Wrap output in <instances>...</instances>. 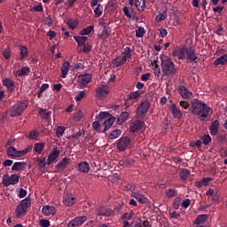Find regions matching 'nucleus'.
<instances>
[{"mask_svg": "<svg viewBox=\"0 0 227 227\" xmlns=\"http://www.w3.org/2000/svg\"><path fill=\"white\" fill-rule=\"evenodd\" d=\"M190 111L192 114H196L201 121H205L208 118L210 106H207L205 102L194 98L191 102Z\"/></svg>", "mask_w": 227, "mask_h": 227, "instance_id": "1", "label": "nucleus"}, {"mask_svg": "<svg viewBox=\"0 0 227 227\" xmlns=\"http://www.w3.org/2000/svg\"><path fill=\"white\" fill-rule=\"evenodd\" d=\"M160 67H161V72L163 75L173 77L176 74H178V69H176V67L175 66V62H173V59H171V57L161 54L160 56Z\"/></svg>", "mask_w": 227, "mask_h": 227, "instance_id": "2", "label": "nucleus"}, {"mask_svg": "<svg viewBox=\"0 0 227 227\" xmlns=\"http://www.w3.org/2000/svg\"><path fill=\"white\" fill-rule=\"evenodd\" d=\"M97 120L101 123L103 121V132H107L113 127V123H114V117L109 112H100Z\"/></svg>", "mask_w": 227, "mask_h": 227, "instance_id": "3", "label": "nucleus"}, {"mask_svg": "<svg viewBox=\"0 0 227 227\" xmlns=\"http://www.w3.org/2000/svg\"><path fill=\"white\" fill-rule=\"evenodd\" d=\"M31 207V198L27 197L22 200L15 209L16 217H20L27 214V208Z\"/></svg>", "mask_w": 227, "mask_h": 227, "instance_id": "4", "label": "nucleus"}, {"mask_svg": "<svg viewBox=\"0 0 227 227\" xmlns=\"http://www.w3.org/2000/svg\"><path fill=\"white\" fill-rule=\"evenodd\" d=\"M98 36L99 40H106L111 36V27H109V25L106 24V22L100 21L98 25Z\"/></svg>", "mask_w": 227, "mask_h": 227, "instance_id": "5", "label": "nucleus"}, {"mask_svg": "<svg viewBox=\"0 0 227 227\" xmlns=\"http://www.w3.org/2000/svg\"><path fill=\"white\" fill-rule=\"evenodd\" d=\"M149 109L150 102H148V100L142 101L137 107V118H141V116L146 114Z\"/></svg>", "mask_w": 227, "mask_h": 227, "instance_id": "6", "label": "nucleus"}, {"mask_svg": "<svg viewBox=\"0 0 227 227\" xmlns=\"http://www.w3.org/2000/svg\"><path fill=\"white\" fill-rule=\"evenodd\" d=\"M111 88L106 84H102L95 90L97 98H106V95H109Z\"/></svg>", "mask_w": 227, "mask_h": 227, "instance_id": "7", "label": "nucleus"}, {"mask_svg": "<svg viewBox=\"0 0 227 227\" xmlns=\"http://www.w3.org/2000/svg\"><path fill=\"white\" fill-rule=\"evenodd\" d=\"M27 108V104L25 102H20L13 106L12 111V116H21L22 113Z\"/></svg>", "mask_w": 227, "mask_h": 227, "instance_id": "8", "label": "nucleus"}, {"mask_svg": "<svg viewBox=\"0 0 227 227\" xmlns=\"http://www.w3.org/2000/svg\"><path fill=\"white\" fill-rule=\"evenodd\" d=\"M20 176L17 174H12L10 177H3L2 184L4 187H10V185H17Z\"/></svg>", "mask_w": 227, "mask_h": 227, "instance_id": "9", "label": "nucleus"}, {"mask_svg": "<svg viewBox=\"0 0 227 227\" xmlns=\"http://www.w3.org/2000/svg\"><path fill=\"white\" fill-rule=\"evenodd\" d=\"M87 221L88 217L86 215L77 216L67 223V227L82 226Z\"/></svg>", "mask_w": 227, "mask_h": 227, "instance_id": "10", "label": "nucleus"}, {"mask_svg": "<svg viewBox=\"0 0 227 227\" xmlns=\"http://www.w3.org/2000/svg\"><path fill=\"white\" fill-rule=\"evenodd\" d=\"M178 93L182 97V98H184L185 100H189L192 98L193 94L185 85H180L178 88Z\"/></svg>", "mask_w": 227, "mask_h": 227, "instance_id": "11", "label": "nucleus"}, {"mask_svg": "<svg viewBox=\"0 0 227 227\" xmlns=\"http://www.w3.org/2000/svg\"><path fill=\"white\" fill-rule=\"evenodd\" d=\"M129 145H130V138L129 137H121L117 143V148L119 152H124L129 148Z\"/></svg>", "mask_w": 227, "mask_h": 227, "instance_id": "12", "label": "nucleus"}, {"mask_svg": "<svg viewBox=\"0 0 227 227\" xmlns=\"http://www.w3.org/2000/svg\"><path fill=\"white\" fill-rule=\"evenodd\" d=\"M78 82L82 88H86L91 82L92 76L90 74H80Z\"/></svg>", "mask_w": 227, "mask_h": 227, "instance_id": "13", "label": "nucleus"}, {"mask_svg": "<svg viewBox=\"0 0 227 227\" xmlns=\"http://www.w3.org/2000/svg\"><path fill=\"white\" fill-rule=\"evenodd\" d=\"M169 109L174 118H176V120H182L184 114H182L180 108L176 107V104L170 105Z\"/></svg>", "mask_w": 227, "mask_h": 227, "instance_id": "14", "label": "nucleus"}, {"mask_svg": "<svg viewBox=\"0 0 227 227\" xmlns=\"http://www.w3.org/2000/svg\"><path fill=\"white\" fill-rule=\"evenodd\" d=\"M186 50H187V47L185 46L177 48L174 50L172 55L175 58H178V59H185Z\"/></svg>", "mask_w": 227, "mask_h": 227, "instance_id": "15", "label": "nucleus"}, {"mask_svg": "<svg viewBox=\"0 0 227 227\" xmlns=\"http://www.w3.org/2000/svg\"><path fill=\"white\" fill-rule=\"evenodd\" d=\"M111 214H113V211L104 206H100L96 208V215H104L105 217H109Z\"/></svg>", "mask_w": 227, "mask_h": 227, "instance_id": "16", "label": "nucleus"}, {"mask_svg": "<svg viewBox=\"0 0 227 227\" xmlns=\"http://www.w3.org/2000/svg\"><path fill=\"white\" fill-rule=\"evenodd\" d=\"M185 59L189 61H194L195 63H197L198 56L196 55L194 49L191 47H186Z\"/></svg>", "mask_w": 227, "mask_h": 227, "instance_id": "17", "label": "nucleus"}, {"mask_svg": "<svg viewBox=\"0 0 227 227\" xmlns=\"http://www.w3.org/2000/svg\"><path fill=\"white\" fill-rule=\"evenodd\" d=\"M3 86H5L7 88L8 91L11 93L12 91H15V82L12 80V78H4L2 81Z\"/></svg>", "mask_w": 227, "mask_h": 227, "instance_id": "18", "label": "nucleus"}, {"mask_svg": "<svg viewBox=\"0 0 227 227\" xmlns=\"http://www.w3.org/2000/svg\"><path fill=\"white\" fill-rule=\"evenodd\" d=\"M59 157V150H58V147H55L53 148L52 152L48 155L47 165L51 166V164H52V162H54V160Z\"/></svg>", "mask_w": 227, "mask_h": 227, "instance_id": "19", "label": "nucleus"}, {"mask_svg": "<svg viewBox=\"0 0 227 227\" xmlns=\"http://www.w3.org/2000/svg\"><path fill=\"white\" fill-rule=\"evenodd\" d=\"M70 164V158H63L56 166L58 171H65L67 169V166Z\"/></svg>", "mask_w": 227, "mask_h": 227, "instance_id": "20", "label": "nucleus"}, {"mask_svg": "<svg viewBox=\"0 0 227 227\" xmlns=\"http://www.w3.org/2000/svg\"><path fill=\"white\" fill-rule=\"evenodd\" d=\"M129 129L131 132H137L141 130V129H143V121H141L140 120L132 121Z\"/></svg>", "mask_w": 227, "mask_h": 227, "instance_id": "21", "label": "nucleus"}, {"mask_svg": "<svg viewBox=\"0 0 227 227\" xmlns=\"http://www.w3.org/2000/svg\"><path fill=\"white\" fill-rule=\"evenodd\" d=\"M72 65H70L69 61H65L61 67V77L62 79H65L67 75L68 74V72L70 71V67Z\"/></svg>", "mask_w": 227, "mask_h": 227, "instance_id": "22", "label": "nucleus"}, {"mask_svg": "<svg viewBox=\"0 0 227 227\" xmlns=\"http://www.w3.org/2000/svg\"><path fill=\"white\" fill-rule=\"evenodd\" d=\"M43 215H55L56 207L54 206H44L42 210Z\"/></svg>", "mask_w": 227, "mask_h": 227, "instance_id": "23", "label": "nucleus"}, {"mask_svg": "<svg viewBox=\"0 0 227 227\" xmlns=\"http://www.w3.org/2000/svg\"><path fill=\"white\" fill-rule=\"evenodd\" d=\"M131 198H136L138 203H141L142 205L148 201V199L145 195L137 192L131 193Z\"/></svg>", "mask_w": 227, "mask_h": 227, "instance_id": "24", "label": "nucleus"}, {"mask_svg": "<svg viewBox=\"0 0 227 227\" xmlns=\"http://www.w3.org/2000/svg\"><path fill=\"white\" fill-rule=\"evenodd\" d=\"M132 217H134V212L124 213L122 215L121 219L123 221L124 227H130V223H129V221H130Z\"/></svg>", "mask_w": 227, "mask_h": 227, "instance_id": "25", "label": "nucleus"}, {"mask_svg": "<svg viewBox=\"0 0 227 227\" xmlns=\"http://www.w3.org/2000/svg\"><path fill=\"white\" fill-rule=\"evenodd\" d=\"M209 130L211 136H217L219 134V121L217 120L212 122Z\"/></svg>", "mask_w": 227, "mask_h": 227, "instance_id": "26", "label": "nucleus"}, {"mask_svg": "<svg viewBox=\"0 0 227 227\" xmlns=\"http://www.w3.org/2000/svg\"><path fill=\"white\" fill-rule=\"evenodd\" d=\"M219 65H227V54L220 56L214 61V67H219Z\"/></svg>", "mask_w": 227, "mask_h": 227, "instance_id": "27", "label": "nucleus"}, {"mask_svg": "<svg viewBox=\"0 0 227 227\" xmlns=\"http://www.w3.org/2000/svg\"><path fill=\"white\" fill-rule=\"evenodd\" d=\"M18 153L19 151L13 145H11L7 148L6 155L12 157V159L18 158Z\"/></svg>", "mask_w": 227, "mask_h": 227, "instance_id": "28", "label": "nucleus"}, {"mask_svg": "<svg viewBox=\"0 0 227 227\" xmlns=\"http://www.w3.org/2000/svg\"><path fill=\"white\" fill-rule=\"evenodd\" d=\"M77 169L82 173H88L90 171V163L87 161H82L79 163Z\"/></svg>", "mask_w": 227, "mask_h": 227, "instance_id": "29", "label": "nucleus"}, {"mask_svg": "<svg viewBox=\"0 0 227 227\" xmlns=\"http://www.w3.org/2000/svg\"><path fill=\"white\" fill-rule=\"evenodd\" d=\"M129 112H122L120 116L117 118L116 124L121 125L127 121V119L129 118Z\"/></svg>", "mask_w": 227, "mask_h": 227, "instance_id": "30", "label": "nucleus"}, {"mask_svg": "<svg viewBox=\"0 0 227 227\" xmlns=\"http://www.w3.org/2000/svg\"><path fill=\"white\" fill-rule=\"evenodd\" d=\"M26 168V162L24 161H16L12 166V171H21V169H24Z\"/></svg>", "mask_w": 227, "mask_h": 227, "instance_id": "31", "label": "nucleus"}, {"mask_svg": "<svg viewBox=\"0 0 227 227\" xmlns=\"http://www.w3.org/2000/svg\"><path fill=\"white\" fill-rule=\"evenodd\" d=\"M208 219V215H200L193 222V224H205Z\"/></svg>", "mask_w": 227, "mask_h": 227, "instance_id": "32", "label": "nucleus"}, {"mask_svg": "<svg viewBox=\"0 0 227 227\" xmlns=\"http://www.w3.org/2000/svg\"><path fill=\"white\" fill-rule=\"evenodd\" d=\"M168 18V10L163 11L162 12H160L154 19V22L156 24H159V22H162V20H166Z\"/></svg>", "mask_w": 227, "mask_h": 227, "instance_id": "33", "label": "nucleus"}, {"mask_svg": "<svg viewBox=\"0 0 227 227\" xmlns=\"http://www.w3.org/2000/svg\"><path fill=\"white\" fill-rule=\"evenodd\" d=\"M20 59L22 61V59H26L27 56H29V51H27V47L20 45Z\"/></svg>", "mask_w": 227, "mask_h": 227, "instance_id": "34", "label": "nucleus"}, {"mask_svg": "<svg viewBox=\"0 0 227 227\" xmlns=\"http://www.w3.org/2000/svg\"><path fill=\"white\" fill-rule=\"evenodd\" d=\"M141 95H143L141 90L132 91L128 95V98L129 100H137Z\"/></svg>", "mask_w": 227, "mask_h": 227, "instance_id": "35", "label": "nucleus"}, {"mask_svg": "<svg viewBox=\"0 0 227 227\" xmlns=\"http://www.w3.org/2000/svg\"><path fill=\"white\" fill-rule=\"evenodd\" d=\"M135 6L137 8L138 12H145L146 8V3L145 0H136Z\"/></svg>", "mask_w": 227, "mask_h": 227, "instance_id": "36", "label": "nucleus"}, {"mask_svg": "<svg viewBox=\"0 0 227 227\" xmlns=\"http://www.w3.org/2000/svg\"><path fill=\"white\" fill-rule=\"evenodd\" d=\"M38 114L43 120H49V118H51V112H47L43 108H39Z\"/></svg>", "mask_w": 227, "mask_h": 227, "instance_id": "37", "label": "nucleus"}, {"mask_svg": "<svg viewBox=\"0 0 227 227\" xmlns=\"http://www.w3.org/2000/svg\"><path fill=\"white\" fill-rule=\"evenodd\" d=\"M74 39L78 43V47H81V45H82V46L85 45L86 42L88 41V37H86V36L75 35L74 37Z\"/></svg>", "mask_w": 227, "mask_h": 227, "instance_id": "38", "label": "nucleus"}, {"mask_svg": "<svg viewBox=\"0 0 227 227\" xmlns=\"http://www.w3.org/2000/svg\"><path fill=\"white\" fill-rule=\"evenodd\" d=\"M67 26L72 30L75 29L79 26V21L72 19H68L66 21Z\"/></svg>", "mask_w": 227, "mask_h": 227, "instance_id": "39", "label": "nucleus"}, {"mask_svg": "<svg viewBox=\"0 0 227 227\" xmlns=\"http://www.w3.org/2000/svg\"><path fill=\"white\" fill-rule=\"evenodd\" d=\"M45 148V143H35L34 145V152L35 153H42L43 152V149Z\"/></svg>", "mask_w": 227, "mask_h": 227, "instance_id": "40", "label": "nucleus"}, {"mask_svg": "<svg viewBox=\"0 0 227 227\" xmlns=\"http://www.w3.org/2000/svg\"><path fill=\"white\" fill-rule=\"evenodd\" d=\"M132 57V50L130 48L125 49L124 55L121 57V63H125L127 59H130Z\"/></svg>", "mask_w": 227, "mask_h": 227, "instance_id": "41", "label": "nucleus"}, {"mask_svg": "<svg viewBox=\"0 0 227 227\" xmlns=\"http://www.w3.org/2000/svg\"><path fill=\"white\" fill-rule=\"evenodd\" d=\"M190 175H191V172L187 168H184L183 170H181L179 172L180 178L183 181L187 180L189 178Z\"/></svg>", "mask_w": 227, "mask_h": 227, "instance_id": "42", "label": "nucleus"}, {"mask_svg": "<svg viewBox=\"0 0 227 227\" xmlns=\"http://www.w3.org/2000/svg\"><path fill=\"white\" fill-rule=\"evenodd\" d=\"M77 201V199L75 197H67L66 198L64 203L67 207H74Z\"/></svg>", "mask_w": 227, "mask_h": 227, "instance_id": "43", "label": "nucleus"}, {"mask_svg": "<svg viewBox=\"0 0 227 227\" xmlns=\"http://www.w3.org/2000/svg\"><path fill=\"white\" fill-rule=\"evenodd\" d=\"M29 72H31V69L28 67H23L21 69H19L17 71V74L19 75V77H22L24 75H27Z\"/></svg>", "mask_w": 227, "mask_h": 227, "instance_id": "44", "label": "nucleus"}, {"mask_svg": "<svg viewBox=\"0 0 227 227\" xmlns=\"http://www.w3.org/2000/svg\"><path fill=\"white\" fill-rule=\"evenodd\" d=\"M35 162H37V166L40 168V169L45 168L47 166V161L45 160V157L43 158H36Z\"/></svg>", "mask_w": 227, "mask_h": 227, "instance_id": "45", "label": "nucleus"}, {"mask_svg": "<svg viewBox=\"0 0 227 227\" xmlns=\"http://www.w3.org/2000/svg\"><path fill=\"white\" fill-rule=\"evenodd\" d=\"M65 130H67L65 126H58L55 132L56 137H61L65 134Z\"/></svg>", "mask_w": 227, "mask_h": 227, "instance_id": "46", "label": "nucleus"}, {"mask_svg": "<svg viewBox=\"0 0 227 227\" xmlns=\"http://www.w3.org/2000/svg\"><path fill=\"white\" fill-rule=\"evenodd\" d=\"M176 194H177L176 190H175L173 188H169L165 191L166 198H175V196H176Z\"/></svg>", "mask_w": 227, "mask_h": 227, "instance_id": "47", "label": "nucleus"}, {"mask_svg": "<svg viewBox=\"0 0 227 227\" xmlns=\"http://www.w3.org/2000/svg\"><path fill=\"white\" fill-rule=\"evenodd\" d=\"M200 139H201L203 145H205L206 146L207 145H210V142L212 141V137L208 134L202 136L200 137Z\"/></svg>", "mask_w": 227, "mask_h": 227, "instance_id": "48", "label": "nucleus"}, {"mask_svg": "<svg viewBox=\"0 0 227 227\" xmlns=\"http://www.w3.org/2000/svg\"><path fill=\"white\" fill-rule=\"evenodd\" d=\"M94 27H93V26L90 25V26H89V27L83 28V29L81 31L80 35H82V36H84V35H90V34L91 33V31H93Z\"/></svg>", "mask_w": 227, "mask_h": 227, "instance_id": "49", "label": "nucleus"}, {"mask_svg": "<svg viewBox=\"0 0 227 227\" xmlns=\"http://www.w3.org/2000/svg\"><path fill=\"white\" fill-rule=\"evenodd\" d=\"M102 12H104V6H102V4H98L94 10V13H95L96 17H100V15H102Z\"/></svg>", "mask_w": 227, "mask_h": 227, "instance_id": "50", "label": "nucleus"}, {"mask_svg": "<svg viewBox=\"0 0 227 227\" xmlns=\"http://www.w3.org/2000/svg\"><path fill=\"white\" fill-rule=\"evenodd\" d=\"M3 56L4 58V59H10V58H12V50H10V47L7 46L3 51Z\"/></svg>", "mask_w": 227, "mask_h": 227, "instance_id": "51", "label": "nucleus"}, {"mask_svg": "<svg viewBox=\"0 0 227 227\" xmlns=\"http://www.w3.org/2000/svg\"><path fill=\"white\" fill-rule=\"evenodd\" d=\"M145 27H139L137 30H136V36L137 38H143L145 36Z\"/></svg>", "mask_w": 227, "mask_h": 227, "instance_id": "52", "label": "nucleus"}, {"mask_svg": "<svg viewBox=\"0 0 227 227\" xmlns=\"http://www.w3.org/2000/svg\"><path fill=\"white\" fill-rule=\"evenodd\" d=\"M180 203H182V198L177 197L173 201V208H175V210H178V208H180Z\"/></svg>", "mask_w": 227, "mask_h": 227, "instance_id": "53", "label": "nucleus"}, {"mask_svg": "<svg viewBox=\"0 0 227 227\" xmlns=\"http://www.w3.org/2000/svg\"><path fill=\"white\" fill-rule=\"evenodd\" d=\"M100 121H96L92 123V129L96 130L97 132H100V127H104L103 123H101Z\"/></svg>", "mask_w": 227, "mask_h": 227, "instance_id": "54", "label": "nucleus"}, {"mask_svg": "<svg viewBox=\"0 0 227 227\" xmlns=\"http://www.w3.org/2000/svg\"><path fill=\"white\" fill-rule=\"evenodd\" d=\"M153 70L154 72V75L160 77V67H159V64H153Z\"/></svg>", "mask_w": 227, "mask_h": 227, "instance_id": "55", "label": "nucleus"}, {"mask_svg": "<svg viewBox=\"0 0 227 227\" xmlns=\"http://www.w3.org/2000/svg\"><path fill=\"white\" fill-rule=\"evenodd\" d=\"M38 136H39L38 132L32 130V131H30L27 137H28V139H38Z\"/></svg>", "mask_w": 227, "mask_h": 227, "instance_id": "56", "label": "nucleus"}, {"mask_svg": "<svg viewBox=\"0 0 227 227\" xmlns=\"http://www.w3.org/2000/svg\"><path fill=\"white\" fill-rule=\"evenodd\" d=\"M123 13L128 17V19H132V11H129V7H123Z\"/></svg>", "mask_w": 227, "mask_h": 227, "instance_id": "57", "label": "nucleus"}, {"mask_svg": "<svg viewBox=\"0 0 227 227\" xmlns=\"http://www.w3.org/2000/svg\"><path fill=\"white\" fill-rule=\"evenodd\" d=\"M30 12H43V6H42V4L35 5L30 8Z\"/></svg>", "mask_w": 227, "mask_h": 227, "instance_id": "58", "label": "nucleus"}, {"mask_svg": "<svg viewBox=\"0 0 227 227\" xmlns=\"http://www.w3.org/2000/svg\"><path fill=\"white\" fill-rule=\"evenodd\" d=\"M84 95H86V92L84 90L80 91L79 94L75 97V101L81 102L82 100Z\"/></svg>", "mask_w": 227, "mask_h": 227, "instance_id": "59", "label": "nucleus"}, {"mask_svg": "<svg viewBox=\"0 0 227 227\" xmlns=\"http://www.w3.org/2000/svg\"><path fill=\"white\" fill-rule=\"evenodd\" d=\"M40 226H42V227H49V226H51V222L49 220L41 219L40 220Z\"/></svg>", "mask_w": 227, "mask_h": 227, "instance_id": "60", "label": "nucleus"}, {"mask_svg": "<svg viewBox=\"0 0 227 227\" xmlns=\"http://www.w3.org/2000/svg\"><path fill=\"white\" fill-rule=\"evenodd\" d=\"M179 106H180V107H183V109H188L189 107H191V104H189V102L184 101V100L179 102Z\"/></svg>", "mask_w": 227, "mask_h": 227, "instance_id": "61", "label": "nucleus"}, {"mask_svg": "<svg viewBox=\"0 0 227 227\" xmlns=\"http://www.w3.org/2000/svg\"><path fill=\"white\" fill-rule=\"evenodd\" d=\"M190 206H191V200L186 199V200L182 201V207L183 208H189Z\"/></svg>", "mask_w": 227, "mask_h": 227, "instance_id": "62", "label": "nucleus"}, {"mask_svg": "<svg viewBox=\"0 0 227 227\" xmlns=\"http://www.w3.org/2000/svg\"><path fill=\"white\" fill-rule=\"evenodd\" d=\"M90 51H91V45L90 43L83 44L82 52H90Z\"/></svg>", "mask_w": 227, "mask_h": 227, "instance_id": "63", "label": "nucleus"}, {"mask_svg": "<svg viewBox=\"0 0 227 227\" xmlns=\"http://www.w3.org/2000/svg\"><path fill=\"white\" fill-rule=\"evenodd\" d=\"M44 24L51 27L52 26V18L51 16L44 18Z\"/></svg>", "mask_w": 227, "mask_h": 227, "instance_id": "64", "label": "nucleus"}]
</instances>
